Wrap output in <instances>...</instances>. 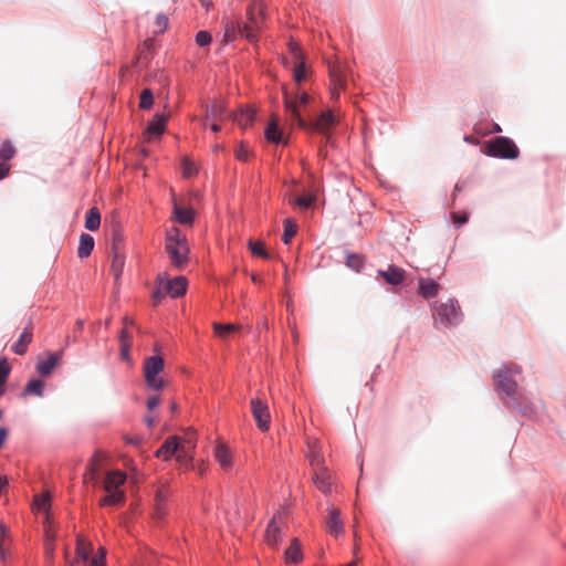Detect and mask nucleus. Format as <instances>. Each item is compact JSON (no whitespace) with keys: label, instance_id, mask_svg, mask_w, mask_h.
Segmentation results:
<instances>
[{"label":"nucleus","instance_id":"f257e3e1","mask_svg":"<svg viewBox=\"0 0 566 566\" xmlns=\"http://www.w3.org/2000/svg\"><path fill=\"white\" fill-rule=\"evenodd\" d=\"M248 22L227 20L224 24V42H231L238 35L245 38L250 42L258 40V33L262 29L264 21V12L261 7L256 8L254 3L250 4L247 10Z\"/></svg>","mask_w":566,"mask_h":566},{"label":"nucleus","instance_id":"f03ea898","mask_svg":"<svg viewBox=\"0 0 566 566\" xmlns=\"http://www.w3.org/2000/svg\"><path fill=\"white\" fill-rule=\"evenodd\" d=\"M126 474L119 470H113L107 472L103 488L106 495L101 499L99 504L102 506L120 505L125 501V493L122 486L126 482Z\"/></svg>","mask_w":566,"mask_h":566},{"label":"nucleus","instance_id":"7ed1b4c3","mask_svg":"<svg viewBox=\"0 0 566 566\" xmlns=\"http://www.w3.org/2000/svg\"><path fill=\"white\" fill-rule=\"evenodd\" d=\"M518 374H521V367L517 366L516 364H509L495 370L493 376L496 387L501 389L513 401H517L520 399L517 384L512 378V376Z\"/></svg>","mask_w":566,"mask_h":566},{"label":"nucleus","instance_id":"20e7f679","mask_svg":"<svg viewBox=\"0 0 566 566\" xmlns=\"http://www.w3.org/2000/svg\"><path fill=\"white\" fill-rule=\"evenodd\" d=\"M287 513L285 510L277 511L271 521L269 522L265 534L264 542L266 545L273 549H277L280 544L282 543L283 537L287 533Z\"/></svg>","mask_w":566,"mask_h":566},{"label":"nucleus","instance_id":"39448f33","mask_svg":"<svg viewBox=\"0 0 566 566\" xmlns=\"http://www.w3.org/2000/svg\"><path fill=\"white\" fill-rule=\"evenodd\" d=\"M165 366L164 358L161 356H150L144 361L143 370L145 380L149 388L159 390L165 387V381L159 377Z\"/></svg>","mask_w":566,"mask_h":566},{"label":"nucleus","instance_id":"423d86ee","mask_svg":"<svg viewBox=\"0 0 566 566\" xmlns=\"http://www.w3.org/2000/svg\"><path fill=\"white\" fill-rule=\"evenodd\" d=\"M488 154L493 157L515 159L520 150L515 143L507 137H496L488 143Z\"/></svg>","mask_w":566,"mask_h":566},{"label":"nucleus","instance_id":"0eeeda50","mask_svg":"<svg viewBox=\"0 0 566 566\" xmlns=\"http://www.w3.org/2000/svg\"><path fill=\"white\" fill-rule=\"evenodd\" d=\"M310 96L301 93L294 97L287 91H284V106L291 118L297 123L300 127H306L307 123L301 117L300 108L308 103Z\"/></svg>","mask_w":566,"mask_h":566},{"label":"nucleus","instance_id":"6e6552de","mask_svg":"<svg viewBox=\"0 0 566 566\" xmlns=\"http://www.w3.org/2000/svg\"><path fill=\"white\" fill-rule=\"evenodd\" d=\"M437 315L444 326L457 325L462 321V313L455 300H448L437 306Z\"/></svg>","mask_w":566,"mask_h":566},{"label":"nucleus","instance_id":"1a4fd4ad","mask_svg":"<svg viewBox=\"0 0 566 566\" xmlns=\"http://www.w3.org/2000/svg\"><path fill=\"white\" fill-rule=\"evenodd\" d=\"M252 415L260 430L266 431L270 428V412L268 405L259 398L251 400Z\"/></svg>","mask_w":566,"mask_h":566},{"label":"nucleus","instance_id":"9d476101","mask_svg":"<svg viewBox=\"0 0 566 566\" xmlns=\"http://www.w3.org/2000/svg\"><path fill=\"white\" fill-rule=\"evenodd\" d=\"M62 352H48L38 358L36 370L41 376H49L59 365L62 358Z\"/></svg>","mask_w":566,"mask_h":566},{"label":"nucleus","instance_id":"9b49d317","mask_svg":"<svg viewBox=\"0 0 566 566\" xmlns=\"http://www.w3.org/2000/svg\"><path fill=\"white\" fill-rule=\"evenodd\" d=\"M327 513L325 528L332 536L338 537L344 533V522L340 516V511L331 506L327 509Z\"/></svg>","mask_w":566,"mask_h":566},{"label":"nucleus","instance_id":"f8f14e48","mask_svg":"<svg viewBox=\"0 0 566 566\" xmlns=\"http://www.w3.org/2000/svg\"><path fill=\"white\" fill-rule=\"evenodd\" d=\"M313 482L323 494L332 493L334 482L326 467L314 470Z\"/></svg>","mask_w":566,"mask_h":566},{"label":"nucleus","instance_id":"ddd939ff","mask_svg":"<svg viewBox=\"0 0 566 566\" xmlns=\"http://www.w3.org/2000/svg\"><path fill=\"white\" fill-rule=\"evenodd\" d=\"M166 251L169 254L171 263L177 268H182L188 261V245L187 242H181V244H169L166 247Z\"/></svg>","mask_w":566,"mask_h":566},{"label":"nucleus","instance_id":"4468645a","mask_svg":"<svg viewBox=\"0 0 566 566\" xmlns=\"http://www.w3.org/2000/svg\"><path fill=\"white\" fill-rule=\"evenodd\" d=\"M213 455H214L216 461L219 463L220 468L224 472H228L232 469V467H233L232 453L226 443H223V442L217 443L213 449Z\"/></svg>","mask_w":566,"mask_h":566},{"label":"nucleus","instance_id":"2eb2a0df","mask_svg":"<svg viewBox=\"0 0 566 566\" xmlns=\"http://www.w3.org/2000/svg\"><path fill=\"white\" fill-rule=\"evenodd\" d=\"M290 51L293 55L294 64H295L294 70H293V77H294L295 82L300 84L302 81H304L306 78L307 69L305 66V63L303 62L302 52L295 43L290 44Z\"/></svg>","mask_w":566,"mask_h":566},{"label":"nucleus","instance_id":"dca6fc26","mask_svg":"<svg viewBox=\"0 0 566 566\" xmlns=\"http://www.w3.org/2000/svg\"><path fill=\"white\" fill-rule=\"evenodd\" d=\"M306 457L310 461L311 467L316 470L324 465V458L321 452L319 441L315 438L307 439V453Z\"/></svg>","mask_w":566,"mask_h":566},{"label":"nucleus","instance_id":"f3484780","mask_svg":"<svg viewBox=\"0 0 566 566\" xmlns=\"http://www.w3.org/2000/svg\"><path fill=\"white\" fill-rule=\"evenodd\" d=\"M337 119L335 115L331 112H324L313 124H308L305 128H312L319 133L326 134L335 124Z\"/></svg>","mask_w":566,"mask_h":566},{"label":"nucleus","instance_id":"a211bd4d","mask_svg":"<svg viewBox=\"0 0 566 566\" xmlns=\"http://www.w3.org/2000/svg\"><path fill=\"white\" fill-rule=\"evenodd\" d=\"M377 273L390 285H399L406 277L405 270L396 265H389L387 270H378Z\"/></svg>","mask_w":566,"mask_h":566},{"label":"nucleus","instance_id":"6ab92c4d","mask_svg":"<svg viewBox=\"0 0 566 566\" xmlns=\"http://www.w3.org/2000/svg\"><path fill=\"white\" fill-rule=\"evenodd\" d=\"M328 70L332 83L331 94L333 98H337L340 91L345 87V78L338 65H329Z\"/></svg>","mask_w":566,"mask_h":566},{"label":"nucleus","instance_id":"aec40b11","mask_svg":"<svg viewBox=\"0 0 566 566\" xmlns=\"http://www.w3.org/2000/svg\"><path fill=\"white\" fill-rule=\"evenodd\" d=\"M76 560L85 563L87 566L91 562V555L93 553V545L84 536L77 535L76 537Z\"/></svg>","mask_w":566,"mask_h":566},{"label":"nucleus","instance_id":"412c9836","mask_svg":"<svg viewBox=\"0 0 566 566\" xmlns=\"http://www.w3.org/2000/svg\"><path fill=\"white\" fill-rule=\"evenodd\" d=\"M164 290L171 297H179L187 291V280L185 276H178L164 284Z\"/></svg>","mask_w":566,"mask_h":566},{"label":"nucleus","instance_id":"4be33fe9","mask_svg":"<svg viewBox=\"0 0 566 566\" xmlns=\"http://www.w3.org/2000/svg\"><path fill=\"white\" fill-rule=\"evenodd\" d=\"M168 497V489L158 486L155 492V517L161 520L166 515V501Z\"/></svg>","mask_w":566,"mask_h":566},{"label":"nucleus","instance_id":"5701e85b","mask_svg":"<svg viewBox=\"0 0 566 566\" xmlns=\"http://www.w3.org/2000/svg\"><path fill=\"white\" fill-rule=\"evenodd\" d=\"M180 441L178 437L168 438L164 444L156 451V455L158 458H163L165 460L169 459L172 454H176L179 451Z\"/></svg>","mask_w":566,"mask_h":566},{"label":"nucleus","instance_id":"b1692460","mask_svg":"<svg viewBox=\"0 0 566 566\" xmlns=\"http://www.w3.org/2000/svg\"><path fill=\"white\" fill-rule=\"evenodd\" d=\"M440 291V285L433 280L419 279V289L418 294L423 298H432L438 295Z\"/></svg>","mask_w":566,"mask_h":566},{"label":"nucleus","instance_id":"393cba45","mask_svg":"<svg viewBox=\"0 0 566 566\" xmlns=\"http://www.w3.org/2000/svg\"><path fill=\"white\" fill-rule=\"evenodd\" d=\"M32 328L27 326L21 333L19 339L12 345V352L17 355L25 354L29 344L32 342Z\"/></svg>","mask_w":566,"mask_h":566},{"label":"nucleus","instance_id":"a878e982","mask_svg":"<svg viewBox=\"0 0 566 566\" xmlns=\"http://www.w3.org/2000/svg\"><path fill=\"white\" fill-rule=\"evenodd\" d=\"M285 560L287 563L298 564L303 559V554L301 551V544L297 538H293L291 541L290 546L285 551Z\"/></svg>","mask_w":566,"mask_h":566},{"label":"nucleus","instance_id":"bb28decb","mask_svg":"<svg viewBox=\"0 0 566 566\" xmlns=\"http://www.w3.org/2000/svg\"><path fill=\"white\" fill-rule=\"evenodd\" d=\"M174 216L176 221L181 224H192L195 212L191 208H184L175 203Z\"/></svg>","mask_w":566,"mask_h":566},{"label":"nucleus","instance_id":"cd10ccee","mask_svg":"<svg viewBox=\"0 0 566 566\" xmlns=\"http://www.w3.org/2000/svg\"><path fill=\"white\" fill-rule=\"evenodd\" d=\"M212 328L218 337L227 339L230 335L239 332L241 326L238 324L213 323Z\"/></svg>","mask_w":566,"mask_h":566},{"label":"nucleus","instance_id":"c85d7f7f","mask_svg":"<svg viewBox=\"0 0 566 566\" xmlns=\"http://www.w3.org/2000/svg\"><path fill=\"white\" fill-rule=\"evenodd\" d=\"M94 248V239L92 235L83 233L80 237V244L77 249L78 258L84 259L91 255Z\"/></svg>","mask_w":566,"mask_h":566},{"label":"nucleus","instance_id":"c756f323","mask_svg":"<svg viewBox=\"0 0 566 566\" xmlns=\"http://www.w3.org/2000/svg\"><path fill=\"white\" fill-rule=\"evenodd\" d=\"M265 138L268 142L279 144L282 142V132L277 126L276 117H273L272 120L268 124L265 132Z\"/></svg>","mask_w":566,"mask_h":566},{"label":"nucleus","instance_id":"7c9ffc66","mask_svg":"<svg viewBox=\"0 0 566 566\" xmlns=\"http://www.w3.org/2000/svg\"><path fill=\"white\" fill-rule=\"evenodd\" d=\"M167 116L165 115H155L154 119L149 123L146 133L149 135H161L165 130Z\"/></svg>","mask_w":566,"mask_h":566},{"label":"nucleus","instance_id":"2f4dec72","mask_svg":"<svg viewBox=\"0 0 566 566\" xmlns=\"http://www.w3.org/2000/svg\"><path fill=\"white\" fill-rule=\"evenodd\" d=\"M255 113L251 108L241 109L233 116V120L243 129L248 128L254 120Z\"/></svg>","mask_w":566,"mask_h":566},{"label":"nucleus","instance_id":"473e14b6","mask_svg":"<svg viewBox=\"0 0 566 566\" xmlns=\"http://www.w3.org/2000/svg\"><path fill=\"white\" fill-rule=\"evenodd\" d=\"M101 226V213L96 207L91 208L85 218V228L90 231H96Z\"/></svg>","mask_w":566,"mask_h":566},{"label":"nucleus","instance_id":"72a5a7b5","mask_svg":"<svg viewBox=\"0 0 566 566\" xmlns=\"http://www.w3.org/2000/svg\"><path fill=\"white\" fill-rule=\"evenodd\" d=\"M226 111V107L220 102H213L206 109V119L219 120L222 119V115Z\"/></svg>","mask_w":566,"mask_h":566},{"label":"nucleus","instance_id":"f704fd0d","mask_svg":"<svg viewBox=\"0 0 566 566\" xmlns=\"http://www.w3.org/2000/svg\"><path fill=\"white\" fill-rule=\"evenodd\" d=\"M44 382L40 379H32L24 388L23 395L41 397L43 395Z\"/></svg>","mask_w":566,"mask_h":566},{"label":"nucleus","instance_id":"c9c22d12","mask_svg":"<svg viewBox=\"0 0 566 566\" xmlns=\"http://www.w3.org/2000/svg\"><path fill=\"white\" fill-rule=\"evenodd\" d=\"M125 264V256L123 254H113L112 263H111V272L115 280H118L123 273Z\"/></svg>","mask_w":566,"mask_h":566},{"label":"nucleus","instance_id":"e433bc0d","mask_svg":"<svg viewBox=\"0 0 566 566\" xmlns=\"http://www.w3.org/2000/svg\"><path fill=\"white\" fill-rule=\"evenodd\" d=\"M283 224L284 233L282 240L285 244H289L297 232V224L294 223L291 219H285Z\"/></svg>","mask_w":566,"mask_h":566},{"label":"nucleus","instance_id":"4c0bfd02","mask_svg":"<svg viewBox=\"0 0 566 566\" xmlns=\"http://www.w3.org/2000/svg\"><path fill=\"white\" fill-rule=\"evenodd\" d=\"M181 242H186V237L180 232L178 228H172L167 232L166 237V247L172 243L181 244Z\"/></svg>","mask_w":566,"mask_h":566},{"label":"nucleus","instance_id":"58836bf2","mask_svg":"<svg viewBox=\"0 0 566 566\" xmlns=\"http://www.w3.org/2000/svg\"><path fill=\"white\" fill-rule=\"evenodd\" d=\"M34 510L39 512H48L50 507V496L49 494H39L35 495L34 502H33Z\"/></svg>","mask_w":566,"mask_h":566},{"label":"nucleus","instance_id":"ea45409f","mask_svg":"<svg viewBox=\"0 0 566 566\" xmlns=\"http://www.w3.org/2000/svg\"><path fill=\"white\" fill-rule=\"evenodd\" d=\"M154 104V95L151 90L145 88L140 94L139 107L142 109H149Z\"/></svg>","mask_w":566,"mask_h":566},{"label":"nucleus","instance_id":"a19ab883","mask_svg":"<svg viewBox=\"0 0 566 566\" xmlns=\"http://www.w3.org/2000/svg\"><path fill=\"white\" fill-rule=\"evenodd\" d=\"M249 248L253 255L261 256L264 259L269 258V253L265 251L264 245L261 241H250Z\"/></svg>","mask_w":566,"mask_h":566},{"label":"nucleus","instance_id":"79ce46f5","mask_svg":"<svg viewBox=\"0 0 566 566\" xmlns=\"http://www.w3.org/2000/svg\"><path fill=\"white\" fill-rule=\"evenodd\" d=\"M176 459L181 464H188L192 460V455L189 452V449L180 443L179 451L176 452Z\"/></svg>","mask_w":566,"mask_h":566},{"label":"nucleus","instance_id":"37998d69","mask_svg":"<svg viewBox=\"0 0 566 566\" xmlns=\"http://www.w3.org/2000/svg\"><path fill=\"white\" fill-rule=\"evenodd\" d=\"M105 557H106V549L104 547H99L94 556H92L90 559L88 566H105Z\"/></svg>","mask_w":566,"mask_h":566},{"label":"nucleus","instance_id":"c03bdc74","mask_svg":"<svg viewBox=\"0 0 566 566\" xmlns=\"http://www.w3.org/2000/svg\"><path fill=\"white\" fill-rule=\"evenodd\" d=\"M15 154V149L9 140H6L0 149V158L3 160L11 159Z\"/></svg>","mask_w":566,"mask_h":566},{"label":"nucleus","instance_id":"a18cd8bd","mask_svg":"<svg viewBox=\"0 0 566 566\" xmlns=\"http://www.w3.org/2000/svg\"><path fill=\"white\" fill-rule=\"evenodd\" d=\"M346 264L347 266H349L350 269L355 270V271H359L360 268L363 266L364 264V260L360 255L358 254H348L347 255V260H346Z\"/></svg>","mask_w":566,"mask_h":566},{"label":"nucleus","instance_id":"49530a36","mask_svg":"<svg viewBox=\"0 0 566 566\" xmlns=\"http://www.w3.org/2000/svg\"><path fill=\"white\" fill-rule=\"evenodd\" d=\"M124 248V238L119 233H115L112 239V253L113 254H123Z\"/></svg>","mask_w":566,"mask_h":566},{"label":"nucleus","instance_id":"de8ad7c7","mask_svg":"<svg viewBox=\"0 0 566 566\" xmlns=\"http://www.w3.org/2000/svg\"><path fill=\"white\" fill-rule=\"evenodd\" d=\"M197 174V168L192 161L189 159H184L182 161V175L186 178H190Z\"/></svg>","mask_w":566,"mask_h":566},{"label":"nucleus","instance_id":"09e8293b","mask_svg":"<svg viewBox=\"0 0 566 566\" xmlns=\"http://www.w3.org/2000/svg\"><path fill=\"white\" fill-rule=\"evenodd\" d=\"M155 24L157 27V30L155 33H163L168 28V18L164 13H159L156 17Z\"/></svg>","mask_w":566,"mask_h":566},{"label":"nucleus","instance_id":"8fccbe9b","mask_svg":"<svg viewBox=\"0 0 566 566\" xmlns=\"http://www.w3.org/2000/svg\"><path fill=\"white\" fill-rule=\"evenodd\" d=\"M119 342H120V347H122L123 352L129 350V348L132 346V336L125 328L122 329V332H120Z\"/></svg>","mask_w":566,"mask_h":566},{"label":"nucleus","instance_id":"3c124183","mask_svg":"<svg viewBox=\"0 0 566 566\" xmlns=\"http://www.w3.org/2000/svg\"><path fill=\"white\" fill-rule=\"evenodd\" d=\"M211 34L207 31H199L196 35V42L199 46H206L211 42Z\"/></svg>","mask_w":566,"mask_h":566},{"label":"nucleus","instance_id":"603ef678","mask_svg":"<svg viewBox=\"0 0 566 566\" xmlns=\"http://www.w3.org/2000/svg\"><path fill=\"white\" fill-rule=\"evenodd\" d=\"M10 374V366L7 360H0V386H3Z\"/></svg>","mask_w":566,"mask_h":566},{"label":"nucleus","instance_id":"864d4df0","mask_svg":"<svg viewBox=\"0 0 566 566\" xmlns=\"http://www.w3.org/2000/svg\"><path fill=\"white\" fill-rule=\"evenodd\" d=\"M451 218L452 221L459 227L467 223L469 220V216L467 212H453L451 214Z\"/></svg>","mask_w":566,"mask_h":566},{"label":"nucleus","instance_id":"5fc2aeb1","mask_svg":"<svg viewBox=\"0 0 566 566\" xmlns=\"http://www.w3.org/2000/svg\"><path fill=\"white\" fill-rule=\"evenodd\" d=\"M314 201V198L311 197V196H304V197H298L296 198L295 202L296 205L302 208V209H307L311 207V205L313 203Z\"/></svg>","mask_w":566,"mask_h":566},{"label":"nucleus","instance_id":"6e6d98bb","mask_svg":"<svg viewBox=\"0 0 566 566\" xmlns=\"http://www.w3.org/2000/svg\"><path fill=\"white\" fill-rule=\"evenodd\" d=\"M96 479H97V471H96L95 465L92 464L90 467V469L87 470V472L84 474V482L85 483H90V482L95 483Z\"/></svg>","mask_w":566,"mask_h":566},{"label":"nucleus","instance_id":"4d7b16f0","mask_svg":"<svg viewBox=\"0 0 566 566\" xmlns=\"http://www.w3.org/2000/svg\"><path fill=\"white\" fill-rule=\"evenodd\" d=\"M235 157L239 159V160H248L249 158V149L241 145L237 150H235Z\"/></svg>","mask_w":566,"mask_h":566},{"label":"nucleus","instance_id":"13d9d810","mask_svg":"<svg viewBox=\"0 0 566 566\" xmlns=\"http://www.w3.org/2000/svg\"><path fill=\"white\" fill-rule=\"evenodd\" d=\"M160 403V397L155 395V396H151L148 398L147 400V408L149 411H151L153 409H155L158 405Z\"/></svg>","mask_w":566,"mask_h":566},{"label":"nucleus","instance_id":"bf43d9fd","mask_svg":"<svg viewBox=\"0 0 566 566\" xmlns=\"http://www.w3.org/2000/svg\"><path fill=\"white\" fill-rule=\"evenodd\" d=\"M167 293L165 292V290H157L153 293V301H154V304L157 305L158 303L161 302V300L165 297Z\"/></svg>","mask_w":566,"mask_h":566},{"label":"nucleus","instance_id":"052dcab7","mask_svg":"<svg viewBox=\"0 0 566 566\" xmlns=\"http://www.w3.org/2000/svg\"><path fill=\"white\" fill-rule=\"evenodd\" d=\"M10 555L9 549L4 546V542L2 543V538H0V557L4 562L7 557Z\"/></svg>","mask_w":566,"mask_h":566},{"label":"nucleus","instance_id":"680f3d73","mask_svg":"<svg viewBox=\"0 0 566 566\" xmlns=\"http://www.w3.org/2000/svg\"><path fill=\"white\" fill-rule=\"evenodd\" d=\"M7 437L8 430L6 428H0V449L3 447Z\"/></svg>","mask_w":566,"mask_h":566},{"label":"nucleus","instance_id":"e2e57ef3","mask_svg":"<svg viewBox=\"0 0 566 566\" xmlns=\"http://www.w3.org/2000/svg\"><path fill=\"white\" fill-rule=\"evenodd\" d=\"M8 485V479L6 475H0V494L6 490Z\"/></svg>","mask_w":566,"mask_h":566},{"label":"nucleus","instance_id":"0e129e2a","mask_svg":"<svg viewBox=\"0 0 566 566\" xmlns=\"http://www.w3.org/2000/svg\"><path fill=\"white\" fill-rule=\"evenodd\" d=\"M145 422H146L147 427L153 428L155 422H156V418L154 416H151V415L146 416L145 417Z\"/></svg>","mask_w":566,"mask_h":566},{"label":"nucleus","instance_id":"69168bd1","mask_svg":"<svg viewBox=\"0 0 566 566\" xmlns=\"http://www.w3.org/2000/svg\"><path fill=\"white\" fill-rule=\"evenodd\" d=\"M7 535H8V528L3 524H0V538H2V543L4 542V538L7 537Z\"/></svg>","mask_w":566,"mask_h":566},{"label":"nucleus","instance_id":"338daca9","mask_svg":"<svg viewBox=\"0 0 566 566\" xmlns=\"http://www.w3.org/2000/svg\"><path fill=\"white\" fill-rule=\"evenodd\" d=\"M9 172V167L3 166L0 164V179L4 178Z\"/></svg>","mask_w":566,"mask_h":566},{"label":"nucleus","instance_id":"774afa93","mask_svg":"<svg viewBox=\"0 0 566 566\" xmlns=\"http://www.w3.org/2000/svg\"><path fill=\"white\" fill-rule=\"evenodd\" d=\"M220 129H221L220 125L217 123V120H213V123L211 125V130L214 133H218Z\"/></svg>","mask_w":566,"mask_h":566}]
</instances>
